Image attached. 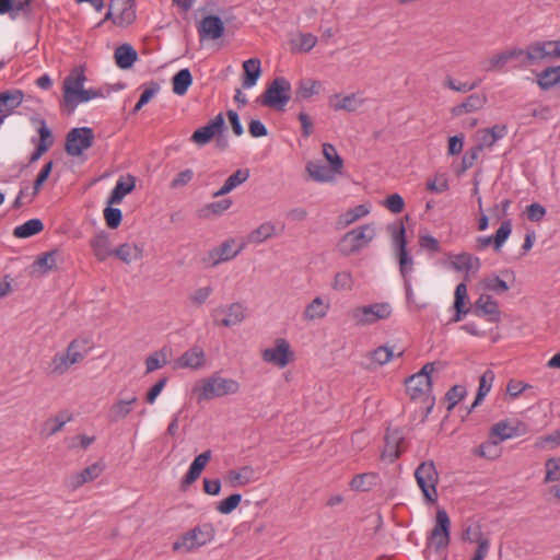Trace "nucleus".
<instances>
[{
	"instance_id": "nucleus-63",
	"label": "nucleus",
	"mask_w": 560,
	"mask_h": 560,
	"mask_svg": "<svg viewBox=\"0 0 560 560\" xmlns=\"http://www.w3.org/2000/svg\"><path fill=\"white\" fill-rule=\"evenodd\" d=\"M482 282L487 290L493 291L498 294L504 293L509 290L508 283L498 276L487 277Z\"/></svg>"
},
{
	"instance_id": "nucleus-56",
	"label": "nucleus",
	"mask_w": 560,
	"mask_h": 560,
	"mask_svg": "<svg viewBox=\"0 0 560 560\" xmlns=\"http://www.w3.org/2000/svg\"><path fill=\"white\" fill-rule=\"evenodd\" d=\"M241 501L242 495L240 493L231 494L218 503L217 511L221 514H230L238 506Z\"/></svg>"
},
{
	"instance_id": "nucleus-54",
	"label": "nucleus",
	"mask_w": 560,
	"mask_h": 560,
	"mask_svg": "<svg viewBox=\"0 0 560 560\" xmlns=\"http://www.w3.org/2000/svg\"><path fill=\"white\" fill-rule=\"evenodd\" d=\"M512 232V223L510 220L503 221L500 228L497 230L495 234L492 236L493 240V248L495 252H499L505 241L509 238Z\"/></svg>"
},
{
	"instance_id": "nucleus-61",
	"label": "nucleus",
	"mask_w": 560,
	"mask_h": 560,
	"mask_svg": "<svg viewBox=\"0 0 560 560\" xmlns=\"http://www.w3.org/2000/svg\"><path fill=\"white\" fill-rule=\"evenodd\" d=\"M104 219L108 228L116 229L121 223V210L118 208H113L112 205H108V207L104 209Z\"/></svg>"
},
{
	"instance_id": "nucleus-50",
	"label": "nucleus",
	"mask_w": 560,
	"mask_h": 560,
	"mask_svg": "<svg viewBox=\"0 0 560 560\" xmlns=\"http://www.w3.org/2000/svg\"><path fill=\"white\" fill-rule=\"evenodd\" d=\"M103 93L100 90L94 89H82L79 90L75 94L72 96V103H65V105L68 107L69 113H72L78 104L89 102L93 98L102 97Z\"/></svg>"
},
{
	"instance_id": "nucleus-9",
	"label": "nucleus",
	"mask_w": 560,
	"mask_h": 560,
	"mask_svg": "<svg viewBox=\"0 0 560 560\" xmlns=\"http://www.w3.org/2000/svg\"><path fill=\"white\" fill-rule=\"evenodd\" d=\"M435 370V362L425 363L422 369L408 377L405 382L407 390L412 399L427 395L432 389L431 374Z\"/></svg>"
},
{
	"instance_id": "nucleus-33",
	"label": "nucleus",
	"mask_w": 560,
	"mask_h": 560,
	"mask_svg": "<svg viewBox=\"0 0 560 560\" xmlns=\"http://www.w3.org/2000/svg\"><path fill=\"white\" fill-rule=\"evenodd\" d=\"M24 100V93L21 90L12 89L0 92V106L4 110L5 117L11 115Z\"/></svg>"
},
{
	"instance_id": "nucleus-57",
	"label": "nucleus",
	"mask_w": 560,
	"mask_h": 560,
	"mask_svg": "<svg viewBox=\"0 0 560 560\" xmlns=\"http://www.w3.org/2000/svg\"><path fill=\"white\" fill-rule=\"evenodd\" d=\"M353 278L350 271L337 272L332 282V289L337 291L351 290Z\"/></svg>"
},
{
	"instance_id": "nucleus-36",
	"label": "nucleus",
	"mask_w": 560,
	"mask_h": 560,
	"mask_svg": "<svg viewBox=\"0 0 560 560\" xmlns=\"http://www.w3.org/2000/svg\"><path fill=\"white\" fill-rule=\"evenodd\" d=\"M103 469H104V465L102 463H94V464L88 466L86 468H84L83 470H81L80 472L75 474L72 477L71 487L73 489H78L81 486H83L84 483H86L89 481H93L101 475Z\"/></svg>"
},
{
	"instance_id": "nucleus-45",
	"label": "nucleus",
	"mask_w": 560,
	"mask_h": 560,
	"mask_svg": "<svg viewBox=\"0 0 560 560\" xmlns=\"http://www.w3.org/2000/svg\"><path fill=\"white\" fill-rule=\"evenodd\" d=\"M537 83L545 91L560 83V66L548 67L542 70L537 77Z\"/></svg>"
},
{
	"instance_id": "nucleus-43",
	"label": "nucleus",
	"mask_w": 560,
	"mask_h": 560,
	"mask_svg": "<svg viewBox=\"0 0 560 560\" xmlns=\"http://www.w3.org/2000/svg\"><path fill=\"white\" fill-rule=\"evenodd\" d=\"M192 83V75L188 68L179 70L172 78L173 92L176 95H185Z\"/></svg>"
},
{
	"instance_id": "nucleus-16",
	"label": "nucleus",
	"mask_w": 560,
	"mask_h": 560,
	"mask_svg": "<svg viewBox=\"0 0 560 560\" xmlns=\"http://www.w3.org/2000/svg\"><path fill=\"white\" fill-rule=\"evenodd\" d=\"M225 130V121L223 115L220 113L213 119H211L206 126L196 129L190 140L197 145H206L209 143L217 135L223 133Z\"/></svg>"
},
{
	"instance_id": "nucleus-7",
	"label": "nucleus",
	"mask_w": 560,
	"mask_h": 560,
	"mask_svg": "<svg viewBox=\"0 0 560 560\" xmlns=\"http://www.w3.org/2000/svg\"><path fill=\"white\" fill-rule=\"evenodd\" d=\"M415 478L424 501L434 504L438 501L439 472L433 460L422 462L415 470Z\"/></svg>"
},
{
	"instance_id": "nucleus-51",
	"label": "nucleus",
	"mask_w": 560,
	"mask_h": 560,
	"mask_svg": "<svg viewBox=\"0 0 560 560\" xmlns=\"http://www.w3.org/2000/svg\"><path fill=\"white\" fill-rule=\"evenodd\" d=\"M71 420V416L67 413H60L54 418L48 419L44 423L43 433L47 436L54 435L61 431L63 425Z\"/></svg>"
},
{
	"instance_id": "nucleus-11",
	"label": "nucleus",
	"mask_w": 560,
	"mask_h": 560,
	"mask_svg": "<svg viewBox=\"0 0 560 560\" xmlns=\"http://www.w3.org/2000/svg\"><path fill=\"white\" fill-rule=\"evenodd\" d=\"M462 540L468 542H476L478 545L477 550L471 560H483L490 548V541L487 536L482 533V527L478 522H468L465 524Z\"/></svg>"
},
{
	"instance_id": "nucleus-22",
	"label": "nucleus",
	"mask_w": 560,
	"mask_h": 560,
	"mask_svg": "<svg viewBox=\"0 0 560 560\" xmlns=\"http://www.w3.org/2000/svg\"><path fill=\"white\" fill-rule=\"evenodd\" d=\"M86 77L84 67H74L63 80V103H72L73 94L83 89Z\"/></svg>"
},
{
	"instance_id": "nucleus-37",
	"label": "nucleus",
	"mask_w": 560,
	"mask_h": 560,
	"mask_svg": "<svg viewBox=\"0 0 560 560\" xmlns=\"http://www.w3.org/2000/svg\"><path fill=\"white\" fill-rule=\"evenodd\" d=\"M249 178L248 168H240L230 175L222 187L213 194V197L224 196L231 192L233 189L245 183Z\"/></svg>"
},
{
	"instance_id": "nucleus-40",
	"label": "nucleus",
	"mask_w": 560,
	"mask_h": 560,
	"mask_svg": "<svg viewBox=\"0 0 560 560\" xmlns=\"http://www.w3.org/2000/svg\"><path fill=\"white\" fill-rule=\"evenodd\" d=\"M113 255L116 256L121 261H124L125 264H130L142 257L143 249L137 244L125 243L121 244L116 249H114Z\"/></svg>"
},
{
	"instance_id": "nucleus-12",
	"label": "nucleus",
	"mask_w": 560,
	"mask_h": 560,
	"mask_svg": "<svg viewBox=\"0 0 560 560\" xmlns=\"http://www.w3.org/2000/svg\"><path fill=\"white\" fill-rule=\"evenodd\" d=\"M215 326L232 327L241 324L245 318V310L241 303L219 306L211 313Z\"/></svg>"
},
{
	"instance_id": "nucleus-20",
	"label": "nucleus",
	"mask_w": 560,
	"mask_h": 560,
	"mask_svg": "<svg viewBox=\"0 0 560 560\" xmlns=\"http://www.w3.org/2000/svg\"><path fill=\"white\" fill-rule=\"evenodd\" d=\"M197 31L201 40H217L224 35V23L218 15H207L197 25Z\"/></svg>"
},
{
	"instance_id": "nucleus-47",
	"label": "nucleus",
	"mask_w": 560,
	"mask_h": 560,
	"mask_svg": "<svg viewBox=\"0 0 560 560\" xmlns=\"http://www.w3.org/2000/svg\"><path fill=\"white\" fill-rule=\"evenodd\" d=\"M378 475L375 472H363L354 476L350 481V488L354 491H369L377 482Z\"/></svg>"
},
{
	"instance_id": "nucleus-52",
	"label": "nucleus",
	"mask_w": 560,
	"mask_h": 560,
	"mask_svg": "<svg viewBox=\"0 0 560 560\" xmlns=\"http://www.w3.org/2000/svg\"><path fill=\"white\" fill-rule=\"evenodd\" d=\"M323 154L326 161L329 163V166L334 167V170L337 172H342L343 161L332 144L324 143Z\"/></svg>"
},
{
	"instance_id": "nucleus-41",
	"label": "nucleus",
	"mask_w": 560,
	"mask_h": 560,
	"mask_svg": "<svg viewBox=\"0 0 560 560\" xmlns=\"http://www.w3.org/2000/svg\"><path fill=\"white\" fill-rule=\"evenodd\" d=\"M467 299V285L462 282L457 284L455 289L454 308L455 315L452 322L457 323L463 319L465 315L469 313V308L465 307V300Z\"/></svg>"
},
{
	"instance_id": "nucleus-38",
	"label": "nucleus",
	"mask_w": 560,
	"mask_h": 560,
	"mask_svg": "<svg viewBox=\"0 0 560 560\" xmlns=\"http://www.w3.org/2000/svg\"><path fill=\"white\" fill-rule=\"evenodd\" d=\"M260 60L258 58H250L243 62L244 78H243V86L245 89H249L256 84L260 74Z\"/></svg>"
},
{
	"instance_id": "nucleus-26",
	"label": "nucleus",
	"mask_w": 560,
	"mask_h": 560,
	"mask_svg": "<svg viewBox=\"0 0 560 560\" xmlns=\"http://www.w3.org/2000/svg\"><path fill=\"white\" fill-rule=\"evenodd\" d=\"M206 363V352L199 346L186 350L177 360L176 365L180 369H201Z\"/></svg>"
},
{
	"instance_id": "nucleus-21",
	"label": "nucleus",
	"mask_w": 560,
	"mask_h": 560,
	"mask_svg": "<svg viewBox=\"0 0 560 560\" xmlns=\"http://www.w3.org/2000/svg\"><path fill=\"white\" fill-rule=\"evenodd\" d=\"M8 14L14 21L19 18L26 20L33 16L32 1L30 0H0V15Z\"/></svg>"
},
{
	"instance_id": "nucleus-46",
	"label": "nucleus",
	"mask_w": 560,
	"mask_h": 560,
	"mask_svg": "<svg viewBox=\"0 0 560 560\" xmlns=\"http://www.w3.org/2000/svg\"><path fill=\"white\" fill-rule=\"evenodd\" d=\"M44 230V224L39 219H31L25 223L18 225L13 230V235L18 238H27L40 233Z\"/></svg>"
},
{
	"instance_id": "nucleus-59",
	"label": "nucleus",
	"mask_w": 560,
	"mask_h": 560,
	"mask_svg": "<svg viewBox=\"0 0 560 560\" xmlns=\"http://www.w3.org/2000/svg\"><path fill=\"white\" fill-rule=\"evenodd\" d=\"M52 165H54L52 161H49L39 171L35 182H34V185H33L32 198H35L38 195L40 187L43 186V184L46 182V179L49 177V175L51 173ZM33 199H31V201Z\"/></svg>"
},
{
	"instance_id": "nucleus-64",
	"label": "nucleus",
	"mask_w": 560,
	"mask_h": 560,
	"mask_svg": "<svg viewBox=\"0 0 560 560\" xmlns=\"http://www.w3.org/2000/svg\"><path fill=\"white\" fill-rule=\"evenodd\" d=\"M392 358H393V351L385 346H381V347L376 348L371 353V359L376 365H383V364L389 362Z\"/></svg>"
},
{
	"instance_id": "nucleus-1",
	"label": "nucleus",
	"mask_w": 560,
	"mask_h": 560,
	"mask_svg": "<svg viewBox=\"0 0 560 560\" xmlns=\"http://www.w3.org/2000/svg\"><path fill=\"white\" fill-rule=\"evenodd\" d=\"M90 347L86 339H73L65 351L57 352L46 368V373L52 376L66 374L70 368L80 363L89 353Z\"/></svg>"
},
{
	"instance_id": "nucleus-3",
	"label": "nucleus",
	"mask_w": 560,
	"mask_h": 560,
	"mask_svg": "<svg viewBox=\"0 0 560 560\" xmlns=\"http://www.w3.org/2000/svg\"><path fill=\"white\" fill-rule=\"evenodd\" d=\"M376 236V228L374 223H368L354 228L340 237L337 243V250L343 257L359 253Z\"/></svg>"
},
{
	"instance_id": "nucleus-27",
	"label": "nucleus",
	"mask_w": 560,
	"mask_h": 560,
	"mask_svg": "<svg viewBox=\"0 0 560 560\" xmlns=\"http://www.w3.org/2000/svg\"><path fill=\"white\" fill-rule=\"evenodd\" d=\"M305 170L310 177L317 183L334 182L336 176L342 173L335 171L331 166L324 165L320 161H308Z\"/></svg>"
},
{
	"instance_id": "nucleus-15",
	"label": "nucleus",
	"mask_w": 560,
	"mask_h": 560,
	"mask_svg": "<svg viewBox=\"0 0 560 560\" xmlns=\"http://www.w3.org/2000/svg\"><path fill=\"white\" fill-rule=\"evenodd\" d=\"M261 358L265 362L282 369L293 360V352L290 350V345L285 339L278 338L272 348H267L262 351Z\"/></svg>"
},
{
	"instance_id": "nucleus-62",
	"label": "nucleus",
	"mask_w": 560,
	"mask_h": 560,
	"mask_svg": "<svg viewBox=\"0 0 560 560\" xmlns=\"http://www.w3.org/2000/svg\"><path fill=\"white\" fill-rule=\"evenodd\" d=\"M546 482H552L560 480V457L549 458L546 464Z\"/></svg>"
},
{
	"instance_id": "nucleus-13",
	"label": "nucleus",
	"mask_w": 560,
	"mask_h": 560,
	"mask_svg": "<svg viewBox=\"0 0 560 560\" xmlns=\"http://www.w3.org/2000/svg\"><path fill=\"white\" fill-rule=\"evenodd\" d=\"M526 48L529 66L560 57V40L535 42Z\"/></svg>"
},
{
	"instance_id": "nucleus-39",
	"label": "nucleus",
	"mask_w": 560,
	"mask_h": 560,
	"mask_svg": "<svg viewBox=\"0 0 560 560\" xmlns=\"http://www.w3.org/2000/svg\"><path fill=\"white\" fill-rule=\"evenodd\" d=\"M114 58L120 69H129L138 58L137 51L129 44H122L115 49Z\"/></svg>"
},
{
	"instance_id": "nucleus-25",
	"label": "nucleus",
	"mask_w": 560,
	"mask_h": 560,
	"mask_svg": "<svg viewBox=\"0 0 560 560\" xmlns=\"http://www.w3.org/2000/svg\"><path fill=\"white\" fill-rule=\"evenodd\" d=\"M487 104V96L483 93L470 94L460 104L451 108L453 117H459L465 114L478 112Z\"/></svg>"
},
{
	"instance_id": "nucleus-24",
	"label": "nucleus",
	"mask_w": 560,
	"mask_h": 560,
	"mask_svg": "<svg viewBox=\"0 0 560 560\" xmlns=\"http://www.w3.org/2000/svg\"><path fill=\"white\" fill-rule=\"evenodd\" d=\"M474 314L480 317L487 316L491 323H497L500 319V310L497 301L487 294H481L475 302Z\"/></svg>"
},
{
	"instance_id": "nucleus-2",
	"label": "nucleus",
	"mask_w": 560,
	"mask_h": 560,
	"mask_svg": "<svg viewBox=\"0 0 560 560\" xmlns=\"http://www.w3.org/2000/svg\"><path fill=\"white\" fill-rule=\"evenodd\" d=\"M241 385L234 378H226L219 373L200 380L192 388L198 401H207L223 396L235 395L240 392Z\"/></svg>"
},
{
	"instance_id": "nucleus-31",
	"label": "nucleus",
	"mask_w": 560,
	"mask_h": 560,
	"mask_svg": "<svg viewBox=\"0 0 560 560\" xmlns=\"http://www.w3.org/2000/svg\"><path fill=\"white\" fill-rule=\"evenodd\" d=\"M255 480V469L252 466H242L231 469L225 476V481L232 487H244Z\"/></svg>"
},
{
	"instance_id": "nucleus-19",
	"label": "nucleus",
	"mask_w": 560,
	"mask_h": 560,
	"mask_svg": "<svg viewBox=\"0 0 560 560\" xmlns=\"http://www.w3.org/2000/svg\"><path fill=\"white\" fill-rule=\"evenodd\" d=\"M138 402V397L131 395L126 398H116L109 406L106 418L109 423H117L126 419L135 409Z\"/></svg>"
},
{
	"instance_id": "nucleus-28",
	"label": "nucleus",
	"mask_w": 560,
	"mask_h": 560,
	"mask_svg": "<svg viewBox=\"0 0 560 560\" xmlns=\"http://www.w3.org/2000/svg\"><path fill=\"white\" fill-rule=\"evenodd\" d=\"M521 434L520 424L510 420H501L494 423L490 430V438H494L499 443L520 436Z\"/></svg>"
},
{
	"instance_id": "nucleus-8",
	"label": "nucleus",
	"mask_w": 560,
	"mask_h": 560,
	"mask_svg": "<svg viewBox=\"0 0 560 560\" xmlns=\"http://www.w3.org/2000/svg\"><path fill=\"white\" fill-rule=\"evenodd\" d=\"M350 314L357 325L365 326L388 318L392 315V306L386 302L374 303L354 307Z\"/></svg>"
},
{
	"instance_id": "nucleus-14",
	"label": "nucleus",
	"mask_w": 560,
	"mask_h": 560,
	"mask_svg": "<svg viewBox=\"0 0 560 560\" xmlns=\"http://www.w3.org/2000/svg\"><path fill=\"white\" fill-rule=\"evenodd\" d=\"M451 521L445 510H438L435 525L430 533L429 544L435 549L446 548L450 544Z\"/></svg>"
},
{
	"instance_id": "nucleus-5",
	"label": "nucleus",
	"mask_w": 560,
	"mask_h": 560,
	"mask_svg": "<svg viewBox=\"0 0 560 560\" xmlns=\"http://www.w3.org/2000/svg\"><path fill=\"white\" fill-rule=\"evenodd\" d=\"M214 535L215 529L212 524L203 523L197 525L192 529L182 535L173 544V550H185L186 552H190L212 541L214 539Z\"/></svg>"
},
{
	"instance_id": "nucleus-53",
	"label": "nucleus",
	"mask_w": 560,
	"mask_h": 560,
	"mask_svg": "<svg viewBox=\"0 0 560 560\" xmlns=\"http://www.w3.org/2000/svg\"><path fill=\"white\" fill-rule=\"evenodd\" d=\"M370 210L364 205H359L352 209H349L346 213L340 217V223L345 226L350 225L359 219L369 214Z\"/></svg>"
},
{
	"instance_id": "nucleus-48",
	"label": "nucleus",
	"mask_w": 560,
	"mask_h": 560,
	"mask_svg": "<svg viewBox=\"0 0 560 560\" xmlns=\"http://www.w3.org/2000/svg\"><path fill=\"white\" fill-rule=\"evenodd\" d=\"M232 206V200L230 198L221 199L219 201H213L205 207H202L198 215L202 219H208L211 215H221L223 212H225L230 207Z\"/></svg>"
},
{
	"instance_id": "nucleus-30",
	"label": "nucleus",
	"mask_w": 560,
	"mask_h": 560,
	"mask_svg": "<svg viewBox=\"0 0 560 560\" xmlns=\"http://www.w3.org/2000/svg\"><path fill=\"white\" fill-rule=\"evenodd\" d=\"M451 266L456 271L476 273L481 267L480 259L469 253H462L451 257Z\"/></svg>"
},
{
	"instance_id": "nucleus-49",
	"label": "nucleus",
	"mask_w": 560,
	"mask_h": 560,
	"mask_svg": "<svg viewBox=\"0 0 560 560\" xmlns=\"http://www.w3.org/2000/svg\"><path fill=\"white\" fill-rule=\"evenodd\" d=\"M322 88V82L313 79H301L296 88V97L306 100L317 94Z\"/></svg>"
},
{
	"instance_id": "nucleus-6",
	"label": "nucleus",
	"mask_w": 560,
	"mask_h": 560,
	"mask_svg": "<svg viewBox=\"0 0 560 560\" xmlns=\"http://www.w3.org/2000/svg\"><path fill=\"white\" fill-rule=\"evenodd\" d=\"M291 97V84L283 77L275 78L257 98L261 105L283 110Z\"/></svg>"
},
{
	"instance_id": "nucleus-18",
	"label": "nucleus",
	"mask_w": 560,
	"mask_h": 560,
	"mask_svg": "<svg viewBox=\"0 0 560 560\" xmlns=\"http://www.w3.org/2000/svg\"><path fill=\"white\" fill-rule=\"evenodd\" d=\"M406 230L402 224L399 225L397 233L394 235L395 245L398 248L399 270L404 280L409 279L412 271V257L407 250V241L405 236Z\"/></svg>"
},
{
	"instance_id": "nucleus-35",
	"label": "nucleus",
	"mask_w": 560,
	"mask_h": 560,
	"mask_svg": "<svg viewBox=\"0 0 560 560\" xmlns=\"http://www.w3.org/2000/svg\"><path fill=\"white\" fill-rule=\"evenodd\" d=\"M363 101L358 100L355 94H349L346 96H341L340 94H335L329 97V106L334 110H346V112H354L361 105Z\"/></svg>"
},
{
	"instance_id": "nucleus-60",
	"label": "nucleus",
	"mask_w": 560,
	"mask_h": 560,
	"mask_svg": "<svg viewBox=\"0 0 560 560\" xmlns=\"http://www.w3.org/2000/svg\"><path fill=\"white\" fill-rule=\"evenodd\" d=\"M56 255L57 250L47 252L36 259L35 265L38 266L44 273L51 271L57 267Z\"/></svg>"
},
{
	"instance_id": "nucleus-42",
	"label": "nucleus",
	"mask_w": 560,
	"mask_h": 560,
	"mask_svg": "<svg viewBox=\"0 0 560 560\" xmlns=\"http://www.w3.org/2000/svg\"><path fill=\"white\" fill-rule=\"evenodd\" d=\"M494 381V373L491 370H487L479 380V387L476 395V398L472 405L467 409V413H470L472 409H475L487 396L492 387V383Z\"/></svg>"
},
{
	"instance_id": "nucleus-55",
	"label": "nucleus",
	"mask_w": 560,
	"mask_h": 560,
	"mask_svg": "<svg viewBox=\"0 0 560 560\" xmlns=\"http://www.w3.org/2000/svg\"><path fill=\"white\" fill-rule=\"evenodd\" d=\"M499 445L500 443L494 438H489L487 442L479 446L477 454L488 459H495L501 453Z\"/></svg>"
},
{
	"instance_id": "nucleus-58",
	"label": "nucleus",
	"mask_w": 560,
	"mask_h": 560,
	"mask_svg": "<svg viewBox=\"0 0 560 560\" xmlns=\"http://www.w3.org/2000/svg\"><path fill=\"white\" fill-rule=\"evenodd\" d=\"M466 388L462 385L451 387L445 395L448 402L447 410H452L466 396Z\"/></svg>"
},
{
	"instance_id": "nucleus-44",
	"label": "nucleus",
	"mask_w": 560,
	"mask_h": 560,
	"mask_svg": "<svg viewBox=\"0 0 560 560\" xmlns=\"http://www.w3.org/2000/svg\"><path fill=\"white\" fill-rule=\"evenodd\" d=\"M276 234V226L272 222H264L258 228L253 230L248 236L247 241L254 244H261L265 241L271 238Z\"/></svg>"
},
{
	"instance_id": "nucleus-17",
	"label": "nucleus",
	"mask_w": 560,
	"mask_h": 560,
	"mask_svg": "<svg viewBox=\"0 0 560 560\" xmlns=\"http://www.w3.org/2000/svg\"><path fill=\"white\" fill-rule=\"evenodd\" d=\"M242 246L235 248L234 240H226L220 246L213 248L202 259L208 267H215L221 262L229 261L236 257L242 250Z\"/></svg>"
},
{
	"instance_id": "nucleus-23",
	"label": "nucleus",
	"mask_w": 560,
	"mask_h": 560,
	"mask_svg": "<svg viewBox=\"0 0 560 560\" xmlns=\"http://www.w3.org/2000/svg\"><path fill=\"white\" fill-rule=\"evenodd\" d=\"M109 7L116 12L114 23L119 26L130 25L136 20L133 0H110Z\"/></svg>"
},
{
	"instance_id": "nucleus-10",
	"label": "nucleus",
	"mask_w": 560,
	"mask_h": 560,
	"mask_svg": "<svg viewBox=\"0 0 560 560\" xmlns=\"http://www.w3.org/2000/svg\"><path fill=\"white\" fill-rule=\"evenodd\" d=\"M93 141L94 132L91 128H73L67 133L65 150L70 156H79L92 147Z\"/></svg>"
},
{
	"instance_id": "nucleus-34",
	"label": "nucleus",
	"mask_w": 560,
	"mask_h": 560,
	"mask_svg": "<svg viewBox=\"0 0 560 560\" xmlns=\"http://www.w3.org/2000/svg\"><path fill=\"white\" fill-rule=\"evenodd\" d=\"M329 307V301L324 300L320 296H316L306 305L303 312V318L308 322L324 318L327 315Z\"/></svg>"
},
{
	"instance_id": "nucleus-32",
	"label": "nucleus",
	"mask_w": 560,
	"mask_h": 560,
	"mask_svg": "<svg viewBox=\"0 0 560 560\" xmlns=\"http://www.w3.org/2000/svg\"><path fill=\"white\" fill-rule=\"evenodd\" d=\"M136 187V177L132 175H128L127 178L120 177L115 187L113 188L107 203L108 205H118L122 201L124 197L130 194Z\"/></svg>"
},
{
	"instance_id": "nucleus-4",
	"label": "nucleus",
	"mask_w": 560,
	"mask_h": 560,
	"mask_svg": "<svg viewBox=\"0 0 560 560\" xmlns=\"http://www.w3.org/2000/svg\"><path fill=\"white\" fill-rule=\"evenodd\" d=\"M512 63V68H526L529 66L527 61V48H508L481 62L482 70L487 72H503L506 66Z\"/></svg>"
},
{
	"instance_id": "nucleus-29",
	"label": "nucleus",
	"mask_w": 560,
	"mask_h": 560,
	"mask_svg": "<svg viewBox=\"0 0 560 560\" xmlns=\"http://www.w3.org/2000/svg\"><path fill=\"white\" fill-rule=\"evenodd\" d=\"M90 246L98 261H104L107 257L114 254V250L110 248L109 236L104 231H100L94 234L90 240Z\"/></svg>"
}]
</instances>
